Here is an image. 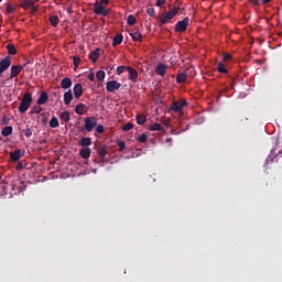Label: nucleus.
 Here are the masks:
<instances>
[{
  "mask_svg": "<svg viewBox=\"0 0 282 282\" xmlns=\"http://www.w3.org/2000/svg\"><path fill=\"white\" fill-rule=\"evenodd\" d=\"M180 8L175 7V4H169V11L164 14V17L160 18V28L166 25L175 15H177Z\"/></svg>",
  "mask_w": 282,
  "mask_h": 282,
  "instance_id": "f257e3e1",
  "label": "nucleus"
},
{
  "mask_svg": "<svg viewBox=\"0 0 282 282\" xmlns=\"http://www.w3.org/2000/svg\"><path fill=\"white\" fill-rule=\"evenodd\" d=\"M34 101V98H31V94L24 93L22 99L20 100V107H18V112L24 115L26 110L31 107V102Z\"/></svg>",
  "mask_w": 282,
  "mask_h": 282,
  "instance_id": "f03ea898",
  "label": "nucleus"
},
{
  "mask_svg": "<svg viewBox=\"0 0 282 282\" xmlns=\"http://www.w3.org/2000/svg\"><path fill=\"white\" fill-rule=\"evenodd\" d=\"M98 120H96V117H86L84 119V130L88 133L93 131L94 128L98 127Z\"/></svg>",
  "mask_w": 282,
  "mask_h": 282,
  "instance_id": "7ed1b4c3",
  "label": "nucleus"
},
{
  "mask_svg": "<svg viewBox=\"0 0 282 282\" xmlns=\"http://www.w3.org/2000/svg\"><path fill=\"white\" fill-rule=\"evenodd\" d=\"M11 67H13V66H11V56H7V57L2 58V61H0V76L4 72L9 70V68H11Z\"/></svg>",
  "mask_w": 282,
  "mask_h": 282,
  "instance_id": "20e7f679",
  "label": "nucleus"
},
{
  "mask_svg": "<svg viewBox=\"0 0 282 282\" xmlns=\"http://www.w3.org/2000/svg\"><path fill=\"white\" fill-rule=\"evenodd\" d=\"M188 26V18H184L182 21L175 23V33H183Z\"/></svg>",
  "mask_w": 282,
  "mask_h": 282,
  "instance_id": "39448f33",
  "label": "nucleus"
},
{
  "mask_svg": "<svg viewBox=\"0 0 282 282\" xmlns=\"http://www.w3.org/2000/svg\"><path fill=\"white\" fill-rule=\"evenodd\" d=\"M186 100L173 101L170 109L173 112H182V109L186 107Z\"/></svg>",
  "mask_w": 282,
  "mask_h": 282,
  "instance_id": "423d86ee",
  "label": "nucleus"
},
{
  "mask_svg": "<svg viewBox=\"0 0 282 282\" xmlns=\"http://www.w3.org/2000/svg\"><path fill=\"white\" fill-rule=\"evenodd\" d=\"M11 162H18L20 159L24 158V151L22 150H13L10 153Z\"/></svg>",
  "mask_w": 282,
  "mask_h": 282,
  "instance_id": "0eeeda50",
  "label": "nucleus"
},
{
  "mask_svg": "<svg viewBox=\"0 0 282 282\" xmlns=\"http://www.w3.org/2000/svg\"><path fill=\"white\" fill-rule=\"evenodd\" d=\"M106 89L109 93L117 91L118 89H120V83H118L117 80L107 82Z\"/></svg>",
  "mask_w": 282,
  "mask_h": 282,
  "instance_id": "6e6552de",
  "label": "nucleus"
},
{
  "mask_svg": "<svg viewBox=\"0 0 282 282\" xmlns=\"http://www.w3.org/2000/svg\"><path fill=\"white\" fill-rule=\"evenodd\" d=\"M22 69H23V66H20V65L11 66V73L9 75V79H13V78L18 77V75H20Z\"/></svg>",
  "mask_w": 282,
  "mask_h": 282,
  "instance_id": "1a4fd4ad",
  "label": "nucleus"
},
{
  "mask_svg": "<svg viewBox=\"0 0 282 282\" xmlns=\"http://www.w3.org/2000/svg\"><path fill=\"white\" fill-rule=\"evenodd\" d=\"M167 68H169V66H166L165 64H156L154 73L159 76L164 77L166 75Z\"/></svg>",
  "mask_w": 282,
  "mask_h": 282,
  "instance_id": "9d476101",
  "label": "nucleus"
},
{
  "mask_svg": "<svg viewBox=\"0 0 282 282\" xmlns=\"http://www.w3.org/2000/svg\"><path fill=\"white\" fill-rule=\"evenodd\" d=\"M75 96V99H79L82 95L84 94V90L82 88V84H75V87L73 88V91H70Z\"/></svg>",
  "mask_w": 282,
  "mask_h": 282,
  "instance_id": "9b49d317",
  "label": "nucleus"
},
{
  "mask_svg": "<svg viewBox=\"0 0 282 282\" xmlns=\"http://www.w3.org/2000/svg\"><path fill=\"white\" fill-rule=\"evenodd\" d=\"M98 58H100V48H95V51H90V53L88 54V59H90V62L93 63H96Z\"/></svg>",
  "mask_w": 282,
  "mask_h": 282,
  "instance_id": "f8f14e48",
  "label": "nucleus"
},
{
  "mask_svg": "<svg viewBox=\"0 0 282 282\" xmlns=\"http://www.w3.org/2000/svg\"><path fill=\"white\" fill-rule=\"evenodd\" d=\"M104 11H109V9H106L105 7H102V4L98 2L93 4V13L100 15Z\"/></svg>",
  "mask_w": 282,
  "mask_h": 282,
  "instance_id": "ddd939ff",
  "label": "nucleus"
},
{
  "mask_svg": "<svg viewBox=\"0 0 282 282\" xmlns=\"http://www.w3.org/2000/svg\"><path fill=\"white\" fill-rule=\"evenodd\" d=\"M73 87V80L69 77L61 79V89H70Z\"/></svg>",
  "mask_w": 282,
  "mask_h": 282,
  "instance_id": "4468645a",
  "label": "nucleus"
},
{
  "mask_svg": "<svg viewBox=\"0 0 282 282\" xmlns=\"http://www.w3.org/2000/svg\"><path fill=\"white\" fill-rule=\"evenodd\" d=\"M148 130H150L152 132H164V127H162V124H160L158 122H154V123L150 124Z\"/></svg>",
  "mask_w": 282,
  "mask_h": 282,
  "instance_id": "2eb2a0df",
  "label": "nucleus"
},
{
  "mask_svg": "<svg viewBox=\"0 0 282 282\" xmlns=\"http://www.w3.org/2000/svg\"><path fill=\"white\" fill-rule=\"evenodd\" d=\"M188 76L186 75V73H177V75L175 76V83L177 85H182L186 82V78Z\"/></svg>",
  "mask_w": 282,
  "mask_h": 282,
  "instance_id": "dca6fc26",
  "label": "nucleus"
},
{
  "mask_svg": "<svg viewBox=\"0 0 282 282\" xmlns=\"http://www.w3.org/2000/svg\"><path fill=\"white\" fill-rule=\"evenodd\" d=\"M47 99H48L47 93L41 91V96H40L39 99L36 100V105L43 106V105H45V102H47Z\"/></svg>",
  "mask_w": 282,
  "mask_h": 282,
  "instance_id": "f3484780",
  "label": "nucleus"
},
{
  "mask_svg": "<svg viewBox=\"0 0 282 282\" xmlns=\"http://www.w3.org/2000/svg\"><path fill=\"white\" fill-rule=\"evenodd\" d=\"M73 93H70V90L64 93V105L68 106L70 105V102L73 101Z\"/></svg>",
  "mask_w": 282,
  "mask_h": 282,
  "instance_id": "a211bd4d",
  "label": "nucleus"
},
{
  "mask_svg": "<svg viewBox=\"0 0 282 282\" xmlns=\"http://www.w3.org/2000/svg\"><path fill=\"white\" fill-rule=\"evenodd\" d=\"M98 155L100 158H104V159H100V162L105 163V156H107V147L106 145L98 148Z\"/></svg>",
  "mask_w": 282,
  "mask_h": 282,
  "instance_id": "6ab92c4d",
  "label": "nucleus"
},
{
  "mask_svg": "<svg viewBox=\"0 0 282 282\" xmlns=\"http://www.w3.org/2000/svg\"><path fill=\"white\" fill-rule=\"evenodd\" d=\"M58 119L64 122L70 121V112L64 111L58 115Z\"/></svg>",
  "mask_w": 282,
  "mask_h": 282,
  "instance_id": "aec40b11",
  "label": "nucleus"
},
{
  "mask_svg": "<svg viewBox=\"0 0 282 282\" xmlns=\"http://www.w3.org/2000/svg\"><path fill=\"white\" fill-rule=\"evenodd\" d=\"M79 156H82V159L84 160H87L88 158H90V149L84 148L79 150Z\"/></svg>",
  "mask_w": 282,
  "mask_h": 282,
  "instance_id": "412c9836",
  "label": "nucleus"
},
{
  "mask_svg": "<svg viewBox=\"0 0 282 282\" xmlns=\"http://www.w3.org/2000/svg\"><path fill=\"white\" fill-rule=\"evenodd\" d=\"M216 70L218 74H228V69L226 68V65L224 63H218L216 65Z\"/></svg>",
  "mask_w": 282,
  "mask_h": 282,
  "instance_id": "4be33fe9",
  "label": "nucleus"
},
{
  "mask_svg": "<svg viewBox=\"0 0 282 282\" xmlns=\"http://www.w3.org/2000/svg\"><path fill=\"white\" fill-rule=\"evenodd\" d=\"M130 69H134V68H133V67H130V66H118V67L116 68V74L121 75V74L124 73V72L130 73Z\"/></svg>",
  "mask_w": 282,
  "mask_h": 282,
  "instance_id": "5701e85b",
  "label": "nucleus"
},
{
  "mask_svg": "<svg viewBox=\"0 0 282 282\" xmlns=\"http://www.w3.org/2000/svg\"><path fill=\"white\" fill-rule=\"evenodd\" d=\"M85 112H86V106L84 104H79L77 105V107H75V113L79 116H84Z\"/></svg>",
  "mask_w": 282,
  "mask_h": 282,
  "instance_id": "b1692460",
  "label": "nucleus"
},
{
  "mask_svg": "<svg viewBox=\"0 0 282 282\" xmlns=\"http://www.w3.org/2000/svg\"><path fill=\"white\" fill-rule=\"evenodd\" d=\"M129 74H130L129 79H130L132 83H137V78L139 77V73L137 72V69L130 68Z\"/></svg>",
  "mask_w": 282,
  "mask_h": 282,
  "instance_id": "393cba45",
  "label": "nucleus"
},
{
  "mask_svg": "<svg viewBox=\"0 0 282 282\" xmlns=\"http://www.w3.org/2000/svg\"><path fill=\"white\" fill-rule=\"evenodd\" d=\"M122 43V34L118 33L113 36V42L111 43L112 46H118Z\"/></svg>",
  "mask_w": 282,
  "mask_h": 282,
  "instance_id": "a878e982",
  "label": "nucleus"
},
{
  "mask_svg": "<svg viewBox=\"0 0 282 282\" xmlns=\"http://www.w3.org/2000/svg\"><path fill=\"white\" fill-rule=\"evenodd\" d=\"M11 133H13V127L8 126L2 128V137H9Z\"/></svg>",
  "mask_w": 282,
  "mask_h": 282,
  "instance_id": "bb28decb",
  "label": "nucleus"
},
{
  "mask_svg": "<svg viewBox=\"0 0 282 282\" xmlns=\"http://www.w3.org/2000/svg\"><path fill=\"white\" fill-rule=\"evenodd\" d=\"M130 36L132 37V41L141 42L142 35L139 31L130 33Z\"/></svg>",
  "mask_w": 282,
  "mask_h": 282,
  "instance_id": "cd10ccee",
  "label": "nucleus"
},
{
  "mask_svg": "<svg viewBox=\"0 0 282 282\" xmlns=\"http://www.w3.org/2000/svg\"><path fill=\"white\" fill-rule=\"evenodd\" d=\"M90 145V138H82L79 139V147L87 148Z\"/></svg>",
  "mask_w": 282,
  "mask_h": 282,
  "instance_id": "c85d7f7f",
  "label": "nucleus"
},
{
  "mask_svg": "<svg viewBox=\"0 0 282 282\" xmlns=\"http://www.w3.org/2000/svg\"><path fill=\"white\" fill-rule=\"evenodd\" d=\"M41 111H43V108H41V106H33V107H31L30 113L31 115H40Z\"/></svg>",
  "mask_w": 282,
  "mask_h": 282,
  "instance_id": "c756f323",
  "label": "nucleus"
},
{
  "mask_svg": "<svg viewBox=\"0 0 282 282\" xmlns=\"http://www.w3.org/2000/svg\"><path fill=\"white\" fill-rule=\"evenodd\" d=\"M7 51L9 52V55L14 56L18 51H15V46L13 44H7Z\"/></svg>",
  "mask_w": 282,
  "mask_h": 282,
  "instance_id": "7c9ffc66",
  "label": "nucleus"
},
{
  "mask_svg": "<svg viewBox=\"0 0 282 282\" xmlns=\"http://www.w3.org/2000/svg\"><path fill=\"white\" fill-rule=\"evenodd\" d=\"M145 123V115H137V124L143 126Z\"/></svg>",
  "mask_w": 282,
  "mask_h": 282,
  "instance_id": "2f4dec72",
  "label": "nucleus"
},
{
  "mask_svg": "<svg viewBox=\"0 0 282 282\" xmlns=\"http://www.w3.org/2000/svg\"><path fill=\"white\" fill-rule=\"evenodd\" d=\"M50 128H58V119H56V117H52V119H50Z\"/></svg>",
  "mask_w": 282,
  "mask_h": 282,
  "instance_id": "473e14b6",
  "label": "nucleus"
},
{
  "mask_svg": "<svg viewBox=\"0 0 282 282\" xmlns=\"http://www.w3.org/2000/svg\"><path fill=\"white\" fill-rule=\"evenodd\" d=\"M50 24H52L53 28H56L58 25V17L56 15L50 17Z\"/></svg>",
  "mask_w": 282,
  "mask_h": 282,
  "instance_id": "72a5a7b5",
  "label": "nucleus"
},
{
  "mask_svg": "<svg viewBox=\"0 0 282 282\" xmlns=\"http://www.w3.org/2000/svg\"><path fill=\"white\" fill-rule=\"evenodd\" d=\"M133 128H134V124L128 122V123H126V124H123V126L121 127V130H122L123 132H127V131L132 130Z\"/></svg>",
  "mask_w": 282,
  "mask_h": 282,
  "instance_id": "f704fd0d",
  "label": "nucleus"
},
{
  "mask_svg": "<svg viewBox=\"0 0 282 282\" xmlns=\"http://www.w3.org/2000/svg\"><path fill=\"white\" fill-rule=\"evenodd\" d=\"M95 77L100 82L105 80V70H98V73H95Z\"/></svg>",
  "mask_w": 282,
  "mask_h": 282,
  "instance_id": "c9c22d12",
  "label": "nucleus"
},
{
  "mask_svg": "<svg viewBox=\"0 0 282 282\" xmlns=\"http://www.w3.org/2000/svg\"><path fill=\"white\" fill-rule=\"evenodd\" d=\"M137 23V19L133 14L128 15V25L133 26Z\"/></svg>",
  "mask_w": 282,
  "mask_h": 282,
  "instance_id": "e433bc0d",
  "label": "nucleus"
},
{
  "mask_svg": "<svg viewBox=\"0 0 282 282\" xmlns=\"http://www.w3.org/2000/svg\"><path fill=\"white\" fill-rule=\"evenodd\" d=\"M137 141L139 143H145V141H148V135H145L144 133L139 135V138H137Z\"/></svg>",
  "mask_w": 282,
  "mask_h": 282,
  "instance_id": "4c0bfd02",
  "label": "nucleus"
},
{
  "mask_svg": "<svg viewBox=\"0 0 282 282\" xmlns=\"http://www.w3.org/2000/svg\"><path fill=\"white\" fill-rule=\"evenodd\" d=\"M22 9L26 10L31 7V0H24L21 4Z\"/></svg>",
  "mask_w": 282,
  "mask_h": 282,
  "instance_id": "58836bf2",
  "label": "nucleus"
},
{
  "mask_svg": "<svg viewBox=\"0 0 282 282\" xmlns=\"http://www.w3.org/2000/svg\"><path fill=\"white\" fill-rule=\"evenodd\" d=\"M15 12V7L7 4V14H13Z\"/></svg>",
  "mask_w": 282,
  "mask_h": 282,
  "instance_id": "ea45409f",
  "label": "nucleus"
},
{
  "mask_svg": "<svg viewBox=\"0 0 282 282\" xmlns=\"http://www.w3.org/2000/svg\"><path fill=\"white\" fill-rule=\"evenodd\" d=\"M22 133L24 134L25 138H30L31 137V129H29V127L22 129Z\"/></svg>",
  "mask_w": 282,
  "mask_h": 282,
  "instance_id": "a19ab883",
  "label": "nucleus"
},
{
  "mask_svg": "<svg viewBox=\"0 0 282 282\" xmlns=\"http://www.w3.org/2000/svg\"><path fill=\"white\" fill-rule=\"evenodd\" d=\"M93 129H95V132L97 133H105V126H97Z\"/></svg>",
  "mask_w": 282,
  "mask_h": 282,
  "instance_id": "79ce46f5",
  "label": "nucleus"
},
{
  "mask_svg": "<svg viewBox=\"0 0 282 282\" xmlns=\"http://www.w3.org/2000/svg\"><path fill=\"white\" fill-rule=\"evenodd\" d=\"M82 62V59L77 56L73 57V63L75 65V68H77L79 66V63Z\"/></svg>",
  "mask_w": 282,
  "mask_h": 282,
  "instance_id": "37998d69",
  "label": "nucleus"
},
{
  "mask_svg": "<svg viewBox=\"0 0 282 282\" xmlns=\"http://www.w3.org/2000/svg\"><path fill=\"white\" fill-rule=\"evenodd\" d=\"M164 3H166V0H156V3L154 4V7L160 8L164 6Z\"/></svg>",
  "mask_w": 282,
  "mask_h": 282,
  "instance_id": "c03bdc74",
  "label": "nucleus"
},
{
  "mask_svg": "<svg viewBox=\"0 0 282 282\" xmlns=\"http://www.w3.org/2000/svg\"><path fill=\"white\" fill-rule=\"evenodd\" d=\"M117 147H118L119 151L124 150V142L123 141H118Z\"/></svg>",
  "mask_w": 282,
  "mask_h": 282,
  "instance_id": "a18cd8bd",
  "label": "nucleus"
},
{
  "mask_svg": "<svg viewBox=\"0 0 282 282\" xmlns=\"http://www.w3.org/2000/svg\"><path fill=\"white\" fill-rule=\"evenodd\" d=\"M145 12L148 13V15L154 17V8H148Z\"/></svg>",
  "mask_w": 282,
  "mask_h": 282,
  "instance_id": "49530a36",
  "label": "nucleus"
},
{
  "mask_svg": "<svg viewBox=\"0 0 282 282\" xmlns=\"http://www.w3.org/2000/svg\"><path fill=\"white\" fill-rule=\"evenodd\" d=\"M274 159H275V156H273V155L267 156V164L273 163V160H274Z\"/></svg>",
  "mask_w": 282,
  "mask_h": 282,
  "instance_id": "de8ad7c7",
  "label": "nucleus"
},
{
  "mask_svg": "<svg viewBox=\"0 0 282 282\" xmlns=\"http://www.w3.org/2000/svg\"><path fill=\"white\" fill-rule=\"evenodd\" d=\"M232 59V56L230 54L224 55V62H230Z\"/></svg>",
  "mask_w": 282,
  "mask_h": 282,
  "instance_id": "09e8293b",
  "label": "nucleus"
},
{
  "mask_svg": "<svg viewBox=\"0 0 282 282\" xmlns=\"http://www.w3.org/2000/svg\"><path fill=\"white\" fill-rule=\"evenodd\" d=\"M87 78L89 82L96 80V76L93 73L88 74Z\"/></svg>",
  "mask_w": 282,
  "mask_h": 282,
  "instance_id": "8fccbe9b",
  "label": "nucleus"
},
{
  "mask_svg": "<svg viewBox=\"0 0 282 282\" xmlns=\"http://www.w3.org/2000/svg\"><path fill=\"white\" fill-rule=\"evenodd\" d=\"M261 4H267V3H262V2L259 1V0H253V6L260 7Z\"/></svg>",
  "mask_w": 282,
  "mask_h": 282,
  "instance_id": "3c124183",
  "label": "nucleus"
},
{
  "mask_svg": "<svg viewBox=\"0 0 282 282\" xmlns=\"http://www.w3.org/2000/svg\"><path fill=\"white\" fill-rule=\"evenodd\" d=\"M98 4H100V6H102V4L107 6V4H109V0H100V3H98Z\"/></svg>",
  "mask_w": 282,
  "mask_h": 282,
  "instance_id": "603ef678",
  "label": "nucleus"
},
{
  "mask_svg": "<svg viewBox=\"0 0 282 282\" xmlns=\"http://www.w3.org/2000/svg\"><path fill=\"white\" fill-rule=\"evenodd\" d=\"M23 169V166H22V163H18V165L15 166V170H18V171H21Z\"/></svg>",
  "mask_w": 282,
  "mask_h": 282,
  "instance_id": "864d4df0",
  "label": "nucleus"
},
{
  "mask_svg": "<svg viewBox=\"0 0 282 282\" xmlns=\"http://www.w3.org/2000/svg\"><path fill=\"white\" fill-rule=\"evenodd\" d=\"M66 12H68V14H73V7H72V6L68 7V8L66 9Z\"/></svg>",
  "mask_w": 282,
  "mask_h": 282,
  "instance_id": "5fc2aeb1",
  "label": "nucleus"
},
{
  "mask_svg": "<svg viewBox=\"0 0 282 282\" xmlns=\"http://www.w3.org/2000/svg\"><path fill=\"white\" fill-rule=\"evenodd\" d=\"M257 1L262 2V4H267V3L271 2V0H257Z\"/></svg>",
  "mask_w": 282,
  "mask_h": 282,
  "instance_id": "6e6d98bb",
  "label": "nucleus"
},
{
  "mask_svg": "<svg viewBox=\"0 0 282 282\" xmlns=\"http://www.w3.org/2000/svg\"><path fill=\"white\" fill-rule=\"evenodd\" d=\"M100 15H102V17H107V15H109V10H107V11H102V13H100Z\"/></svg>",
  "mask_w": 282,
  "mask_h": 282,
  "instance_id": "4d7b16f0",
  "label": "nucleus"
},
{
  "mask_svg": "<svg viewBox=\"0 0 282 282\" xmlns=\"http://www.w3.org/2000/svg\"><path fill=\"white\" fill-rule=\"evenodd\" d=\"M164 126L169 127V122H164Z\"/></svg>",
  "mask_w": 282,
  "mask_h": 282,
  "instance_id": "13d9d810",
  "label": "nucleus"
},
{
  "mask_svg": "<svg viewBox=\"0 0 282 282\" xmlns=\"http://www.w3.org/2000/svg\"><path fill=\"white\" fill-rule=\"evenodd\" d=\"M169 142H171V139H167Z\"/></svg>",
  "mask_w": 282,
  "mask_h": 282,
  "instance_id": "bf43d9fd",
  "label": "nucleus"
}]
</instances>
